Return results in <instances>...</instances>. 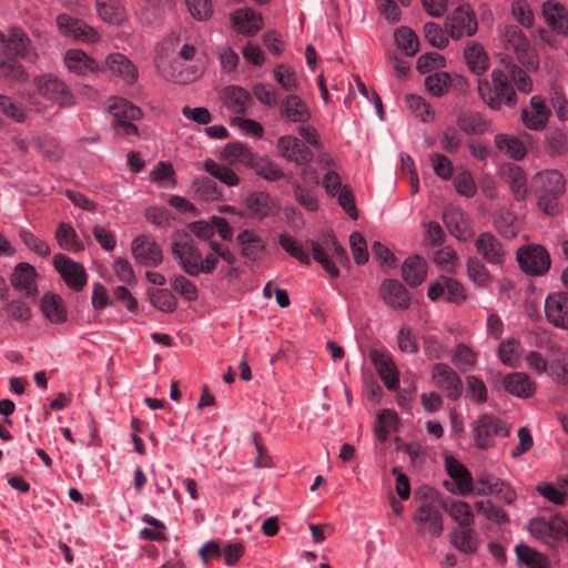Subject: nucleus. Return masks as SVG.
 <instances>
[{
	"mask_svg": "<svg viewBox=\"0 0 568 568\" xmlns=\"http://www.w3.org/2000/svg\"><path fill=\"white\" fill-rule=\"evenodd\" d=\"M101 67H104V71L109 70L113 74L122 78L126 83H133L138 79V69L122 53L109 54L104 62L101 63Z\"/></svg>",
	"mask_w": 568,
	"mask_h": 568,
	"instance_id": "29",
	"label": "nucleus"
},
{
	"mask_svg": "<svg viewBox=\"0 0 568 568\" xmlns=\"http://www.w3.org/2000/svg\"><path fill=\"white\" fill-rule=\"evenodd\" d=\"M464 58L468 69L480 75L489 68V57L484 47L475 41H469L464 50Z\"/></svg>",
	"mask_w": 568,
	"mask_h": 568,
	"instance_id": "33",
	"label": "nucleus"
},
{
	"mask_svg": "<svg viewBox=\"0 0 568 568\" xmlns=\"http://www.w3.org/2000/svg\"><path fill=\"white\" fill-rule=\"evenodd\" d=\"M506 49L515 52L518 61L528 70H537L538 59L535 50L524 32L515 26L507 27L504 32Z\"/></svg>",
	"mask_w": 568,
	"mask_h": 568,
	"instance_id": "7",
	"label": "nucleus"
},
{
	"mask_svg": "<svg viewBox=\"0 0 568 568\" xmlns=\"http://www.w3.org/2000/svg\"><path fill=\"white\" fill-rule=\"evenodd\" d=\"M237 242L242 248V255L251 261L261 258L265 251V242L253 231L245 230L237 235Z\"/></svg>",
	"mask_w": 568,
	"mask_h": 568,
	"instance_id": "37",
	"label": "nucleus"
},
{
	"mask_svg": "<svg viewBox=\"0 0 568 568\" xmlns=\"http://www.w3.org/2000/svg\"><path fill=\"white\" fill-rule=\"evenodd\" d=\"M467 397L475 404L480 405L488 400V389L481 378L475 375L466 376Z\"/></svg>",
	"mask_w": 568,
	"mask_h": 568,
	"instance_id": "60",
	"label": "nucleus"
},
{
	"mask_svg": "<svg viewBox=\"0 0 568 568\" xmlns=\"http://www.w3.org/2000/svg\"><path fill=\"white\" fill-rule=\"evenodd\" d=\"M495 145L500 152L515 160L524 159L527 153L523 141L514 135L497 134L495 136Z\"/></svg>",
	"mask_w": 568,
	"mask_h": 568,
	"instance_id": "45",
	"label": "nucleus"
},
{
	"mask_svg": "<svg viewBox=\"0 0 568 568\" xmlns=\"http://www.w3.org/2000/svg\"><path fill=\"white\" fill-rule=\"evenodd\" d=\"M293 194L296 202L310 212L318 210V199L314 190L306 187L305 185L294 182Z\"/></svg>",
	"mask_w": 568,
	"mask_h": 568,
	"instance_id": "62",
	"label": "nucleus"
},
{
	"mask_svg": "<svg viewBox=\"0 0 568 568\" xmlns=\"http://www.w3.org/2000/svg\"><path fill=\"white\" fill-rule=\"evenodd\" d=\"M444 295L449 303L455 304H460L467 298L463 284L447 276H442L438 281L432 283L427 291V296L432 301H437Z\"/></svg>",
	"mask_w": 568,
	"mask_h": 568,
	"instance_id": "19",
	"label": "nucleus"
},
{
	"mask_svg": "<svg viewBox=\"0 0 568 568\" xmlns=\"http://www.w3.org/2000/svg\"><path fill=\"white\" fill-rule=\"evenodd\" d=\"M99 17L111 24H120L125 19V10L119 0H97Z\"/></svg>",
	"mask_w": 568,
	"mask_h": 568,
	"instance_id": "44",
	"label": "nucleus"
},
{
	"mask_svg": "<svg viewBox=\"0 0 568 568\" xmlns=\"http://www.w3.org/2000/svg\"><path fill=\"white\" fill-rule=\"evenodd\" d=\"M172 254L180 267L190 276H199L197 265L201 262L202 253L195 246L189 234L172 243Z\"/></svg>",
	"mask_w": 568,
	"mask_h": 568,
	"instance_id": "11",
	"label": "nucleus"
},
{
	"mask_svg": "<svg viewBox=\"0 0 568 568\" xmlns=\"http://www.w3.org/2000/svg\"><path fill=\"white\" fill-rule=\"evenodd\" d=\"M515 551L518 560L529 568H550L547 556L527 545H517Z\"/></svg>",
	"mask_w": 568,
	"mask_h": 568,
	"instance_id": "46",
	"label": "nucleus"
},
{
	"mask_svg": "<svg viewBox=\"0 0 568 568\" xmlns=\"http://www.w3.org/2000/svg\"><path fill=\"white\" fill-rule=\"evenodd\" d=\"M192 190L196 199L205 202L216 201L222 195L217 184L207 176L196 178L192 183Z\"/></svg>",
	"mask_w": 568,
	"mask_h": 568,
	"instance_id": "47",
	"label": "nucleus"
},
{
	"mask_svg": "<svg viewBox=\"0 0 568 568\" xmlns=\"http://www.w3.org/2000/svg\"><path fill=\"white\" fill-rule=\"evenodd\" d=\"M504 388L511 395L528 398L535 394V383L521 372L509 373L504 377Z\"/></svg>",
	"mask_w": 568,
	"mask_h": 568,
	"instance_id": "32",
	"label": "nucleus"
},
{
	"mask_svg": "<svg viewBox=\"0 0 568 568\" xmlns=\"http://www.w3.org/2000/svg\"><path fill=\"white\" fill-rule=\"evenodd\" d=\"M443 219L450 234L459 241L467 242L475 235L469 217L460 209H445Z\"/></svg>",
	"mask_w": 568,
	"mask_h": 568,
	"instance_id": "22",
	"label": "nucleus"
},
{
	"mask_svg": "<svg viewBox=\"0 0 568 568\" xmlns=\"http://www.w3.org/2000/svg\"><path fill=\"white\" fill-rule=\"evenodd\" d=\"M277 149L283 158L297 165H306L314 156L308 146L292 135L281 136L277 141Z\"/></svg>",
	"mask_w": 568,
	"mask_h": 568,
	"instance_id": "21",
	"label": "nucleus"
},
{
	"mask_svg": "<svg viewBox=\"0 0 568 568\" xmlns=\"http://www.w3.org/2000/svg\"><path fill=\"white\" fill-rule=\"evenodd\" d=\"M57 26L62 34L84 42H95L98 32L84 21L62 13L57 17Z\"/></svg>",
	"mask_w": 568,
	"mask_h": 568,
	"instance_id": "20",
	"label": "nucleus"
},
{
	"mask_svg": "<svg viewBox=\"0 0 568 568\" xmlns=\"http://www.w3.org/2000/svg\"><path fill=\"white\" fill-rule=\"evenodd\" d=\"M232 22L234 28L247 36L255 34L263 24L261 14H257L252 9H239L232 14Z\"/></svg>",
	"mask_w": 568,
	"mask_h": 568,
	"instance_id": "34",
	"label": "nucleus"
},
{
	"mask_svg": "<svg viewBox=\"0 0 568 568\" xmlns=\"http://www.w3.org/2000/svg\"><path fill=\"white\" fill-rule=\"evenodd\" d=\"M223 99L226 108L237 114H244L252 103L251 94L241 87L225 88Z\"/></svg>",
	"mask_w": 568,
	"mask_h": 568,
	"instance_id": "40",
	"label": "nucleus"
},
{
	"mask_svg": "<svg viewBox=\"0 0 568 568\" xmlns=\"http://www.w3.org/2000/svg\"><path fill=\"white\" fill-rule=\"evenodd\" d=\"M224 158L231 163H240L251 166L255 159L253 152L241 142L229 143L223 151Z\"/></svg>",
	"mask_w": 568,
	"mask_h": 568,
	"instance_id": "50",
	"label": "nucleus"
},
{
	"mask_svg": "<svg viewBox=\"0 0 568 568\" xmlns=\"http://www.w3.org/2000/svg\"><path fill=\"white\" fill-rule=\"evenodd\" d=\"M503 69H494L488 80H478V92L480 98L494 110H499L503 104L515 106L517 94L514 90L513 80L516 88L523 93H529L532 90L531 79L527 73L515 64L510 59L503 60Z\"/></svg>",
	"mask_w": 568,
	"mask_h": 568,
	"instance_id": "1",
	"label": "nucleus"
},
{
	"mask_svg": "<svg viewBox=\"0 0 568 568\" xmlns=\"http://www.w3.org/2000/svg\"><path fill=\"white\" fill-rule=\"evenodd\" d=\"M440 499H424L414 514V521L418 524L417 532L439 537L444 530L443 517L440 514Z\"/></svg>",
	"mask_w": 568,
	"mask_h": 568,
	"instance_id": "5",
	"label": "nucleus"
},
{
	"mask_svg": "<svg viewBox=\"0 0 568 568\" xmlns=\"http://www.w3.org/2000/svg\"><path fill=\"white\" fill-rule=\"evenodd\" d=\"M549 114L550 112L544 100L539 95H534L530 99L529 106L523 110L521 119L528 129L538 131L546 126Z\"/></svg>",
	"mask_w": 568,
	"mask_h": 568,
	"instance_id": "27",
	"label": "nucleus"
},
{
	"mask_svg": "<svg viewBox=\"0 0 568 568\" xmlns=\"http://www.w3.org/2000/svg\"><path fill=\"white\" fill-rule=\"evenodd\" d=\"M0 42L6 52L27 61H34L37 52L26 32L19 28H11L8 34L0 32Z\"/></svg>",
	"mask_w": 568,
	"mask_h": 568,
	"instance_id": "15",
	"label": "nucleus"
},
{
	"mask_svg": "<svg viewBox=\"0 0 568 568\" xmlns=\"http://www.w3.org/2000/svg\"><path fill=\"white\" fill-rule=\"evenodd\" d=\"M64 64L69 71L79 75L104 72V67H101V63L79 49H70L65 52Z\"/></svg>",
	"mask_w": 568,
	"mask_h": 568,
	"instance_id": "26",
	"label": "nucleus"
},
{
	"mask_svg": "<svg viewBox=\"0 0 568 568\" xmlns=\"http://www.w3.org/2000/svg\"><path fill=\"white\" fill-rule=\"evenodd\" d=\"M508 435L509 427L493 414L480 415L474 426V440L480 449L491 447L495 436L507 437Z\"/></svg>",
	"mask_w": 568,
	"mask_h": 568,
	"instance_id": "8",
	"label": "nucleus"
},
{
	"mask_svg": "<svg viewBox=\"0 0 568 568\" xmlns=\"http://www.w3.org/2000/svg\"><path fill=\"white\" fill-rule=\"evenodd\" d=\"M500 175L508 184L515 201H525L528 194L527 175L525 171L517 164L509 163L501 166Z\"/></svg>",
	"mask_w": 568,
	"mask_h": 568,
	"instance_id": "25",
	"label": "nucleus"
},
{
	"mask_svg": "<svg viewBox=\"0 0 568 568\" xmlns=\"http://www.w3.org/2000/svg\"><path fill=\"white\" fill-rule=\"evenodd\" d=\"M34 84L37 88V94L30 98V104L38 111H43V106L39 105L37 99L43 97L60 106H69L73 103V95L67 85L57 77L51 74L36 78Z\"/></svg>",
	"mask_w": 568,
	"mask_h": 568,
	"instance_id": "4",
	"label": "nucleus"
},
{
	"mask_svg": "<svg viewBox=\"0 0 568 568\" xmlns=\"http://www.w3.org/2000/svg\"><path fill=\"white\" fill-rule=\"evenodd\" d=\"M397 47L408 57L417 53L419 41L416 33L408 27H400L395 31Z\"/></svg>",
	"mask_w": 568,
	"mask_h": 568,
	"instance_id": "52",
	"label": "nucleus"
},
{
	"mask_svg": "<svg viewBox=\"0 0 568 568\" xmlns=\"http://www.w3.org/2000/svg\"><path fill=\"white\" fill-rule=\"evenodd\" d=\"M43 315L54 324H61L67 320V311L62 298L54 293H45L41 298Z\"/></svg>",
	"mask_w": 568,
	"mask_h": 568,
	"instance_id": "39",
	"label": "nucleus"
},
{
	"mask_svg": "<svg viewBox=\"0 0 568 568\" xmlns=\"http://www.w3.org/2000/svg\"><path fill=\"white\" fill-rule=\"evenodd\" d=\"M545 313L555 326L568 328V293L549 294L545 301Z\"/></svg>",
	"mask_w": 568,
	"mask_h": 568,
	"instance_id": "24",
	"label": "nucleus"
},
{
	"mask_svg": "<svg viewBox=\"0 0 568 568\" xmlns=\"http://www.w3.org/2000/svg\"><path fill=\"white\" fill-rule=\"evenodd\" d=\"M310 246L313 253V258L321 264V266L332 276L337 277L339 271L335 263L329 257V252H333L335 258L339 263H347L348 257L345 248L337 242L334 235L324 237L323 243L311 241Z\"/></svg>",
	"mask_w": 568,
	"mask_h": 568,
	"instance_id": "6",
	"label": "nucleus"
},
{
	"mask_svg": "<svg viewBox=\"0 0 568 568\" xmlns=\"http://www.w3.org/2000/svg\"><path fill=\"white\" fill-rule=\"evenodd\" d=\"M479 483L489 484V495H496L508 504L513 503L515 498L514 491L499 478L491 475H483L479 477Z\"/></svg>",
	"mask_w": 568,
	"mask_h": 568,
	"instance_id": "63",
	"label": "nucleus"
},
{
	"mask_svg": "<svg viewBox=\"0 0 568 568\" xmlns=\"http://www.w3.org/2000/svg\"><path fill=\"white\" fill-rule=\"evenodd\" d=\"M257 175L267 181H278L284 178V172L281 168L268 158H257L251 164Z\"/></svg>",
	"mask_w": 568,
	"mask_h": 568,
	"instance_id": "55",
	"label": "nucleus"
},
{
	"mask_svg": "<svg viewBox=\"0 0 568 568\" xmlns=\"http://www.w3.org/2000/svg\"><path fill=\"white\" fill-rule=\"evenodd\" d=\"M278 243L284 251H286L291 256L297 258L301 263L305 265L311 264V257L303 250L302 244L290 234L280 235Z\"/></svg>",
	"mask_w": 568,
	"mask_h": 568,
	"instance_id": "64",
	"label": "nucleus"
},
{
	"mask_svg": "<svg viewBox=\"0 0 568 568\" xmlns=\"http://www.w3.org/2000/svg\"><path fill=\"white\" fill-rule=\"evenodd\" d=\"M433 379L437 387L446 393L452 400H457L463 394L459 375L447 364L437 363L433 367Z\"/></svg>",
	"mask_w": 568,
	"mask_h": 568,
	"instance_id": "18",
	"label": "nucleus"
},
{
	"mask_svg": "<svg viewBox=\"0 0 568 568\" xmlns=\"http://www.w3.org/2000/svg\"><path fill=\"white\" fill-rule=\"evenodd\" d=\"M531 191L538 196V207L554 215L558 211V200L566 191V181L559 171L546 170L532 178Z\"/></svg>",
	"mask_w": 568,
	"mask_h": 568,
	"instance_id": "2",
	"label": "nucleus"
},
{
	"mask_svg": "<svg viewBox=\"0 0 568 568\" xmlns=\"http://www.w3.org/2000/svg\"><path fill=\"white\" fill-rule=\"evenodd\" d=\"M426 274V262L419 256H410L403 264L402 276L412 287L420 285L425 281Z\"/></svg>",
	"mask_w": 568,
	"mask_h": 568,
	"instance_id": "38",
	"label": "nucleus"
},
{
	"mask_svg": "<svg viewBox=\"0 0 568 568\" xmlns=\"http://www.w3.org/2000/svg\"><path fill=\"white\" fill-rule=\"evenodd\" d=\"M36 268L29 263H19L10 276L11 285L14 290L24 294L30 298H36L38 295V286Z\"/></svg>",
	"mask_w": 568,
	"mask_h": 568,
	"instance_id": "23",
	"label": "nucleus"
},
{
	"mask_svg": "<svg viewBox=\"0 0 568 568\" xmlns=\"http://www.w3.org/2000/svg\"><path fill=\"white\" fill-rule=\"evenodd\" d=\"M369 358L385 386L389 390H396L399 386V371L390 354L384 349L373 348L369 352Z\"/></svg>",
	"mask_w": 568,
	"mask_h": 568,
	"instance_id": "17",
	"label": "nucleus"
},
{
	"mask_svg": "<svg viewBox=\"0 0 568 568\" xmlns=\"http://www.w3.org/2000/svg\"><path fill=\"white\" fill-rule=\"evenodd\" d=\"M55 239L63 250L74 252L83 250V245L79 241L74 229L69 223L61 222L58 225Z\"/></svg>",
	"mask_w": 568,
	"mask_h": 568,
	"instance_id": "51",
	"label": "nucleus"
},
{
	"mask_svg": "<svg viewBox=\"0 0 568 568\" xmlns=\"http://www.w3.org/2000/svg\"><path fill=\"white\" fill-rule=\"evenodd\" d=\"M131 252L136 263L143 266L156 267L163 261L161 246L149 235L136 236L132 242Z\"/></svg>",
	"mask_w": 568,
	"mask_h": 568,
	"instance_id": "13",
	"label": "nucleus"
},
{
	"mask_svg": "<svg viewBox=\"0 0 568 568\" xmlns=\"http://www.w3.org/2000/svg\"><path fill=\"white\" fill-rule=\"evenodd\" d=\"M282 118L295 123H305L311 119L307 104L296 94H290L280 103Z\"/></svg>",
	"mask_w": 568,
	"mask_h": 568,
	"instance_id": "30",
	"label": "nucleus"
},
{
	"mask_svg": "<svg viewBox=\"0 0 568 568\" xmlns=\"http://www.w3.org/2000/svg\"><path fill=\"white\" fill-rule=\"evenodd\" d=\"M158 68L161 74L171 81L179 83H189L196 80L200 75V71L197 69L189 70L183 69L182 63L179 60H174L169 64L164 62H160Z\"/></svg>",
	"mask_w": 568,
	"mask_h": 568,
	"instance_id": "41",
	"label": "nucleus"
},
{
	"mask_svg": "<svg viewBox=\"0 0 568 568\" xmlns=\"http://www.w3.org/2000/svg\"><path fill=\"white\" fill-rule=\"evenodd\" d=\"M445 27L453 39H460L476 33L477 20L468 6H460L447 18Z\"/></svg>",
	"mask_w": 568,
	"mask_h": 568,
	"instance_id": "14",
	"label": "nucleus"
},
{
	"mask_svg": "<svg viewBox=\"0 0 568 568\" xmlns=\"http://www.w3.org/2000/svg\"><path fill=\"white\" fill-rule=\"evenodd\" d=\"M516 221L517 217L511 211L500 209L496 213L494 226L500 235L511 239L517 235Z\"/></svg>",
	"mask_w": 568,
	"mask_h": 568,
	"instance_id": "56",
	"label": "nucleus"
},
{
	"mask_svg": "<svg viewBox=\"0 0 568 568\" xmlns=\"http://www.w3.org/2000/svg\"><path fill=\"white\" fill-rule=\"evenodd\" d=\"M452 77L447 72H435L425 79L427 91L434 97H443L449 91Z\"/></svg>",
	"mask_w": 568,
	"mask_h": 568,
	"instance_id": "61",
	"label": "nucleus"
},
{
	"mask_svg": "<svg viewBox=\"0 0 568 568\" xmlns=\"http://www.w3.org/2000/svg\"><path fill=\"white\" fill-rule=\"evenodd\" d=\"M116 133L126 138L138 134V128L132 122L142 116L141 110L124 99H118L110 105Z\"/></svg>",
	"mask_w": 568,
	"mask_h": 568,
	"instance_id": "10",
	"label": "nucleus"
},
{
	"mask_svg": "<svg viewBox=\"0 0 568 568\" xmlns=\"http://www.w3.org/2000/svg\"><path fill=\"white\" fill-rule=\"evenodd\" d=\"M521 352L523 347L515 338L504 341L498 348L500 361L509 367H516L518 365Z\"/></svg>",
	"mask_w": 568,
	"mask_h": 568,
	"instance_id": "57",
	"label": "nucleus"
},
{
	"mask_svg": "<svg viewBox=\"0 0 568 568\" xmlns=\"http://www.w3.org/2000/svg\"><path fill=\"white\" fill-rule=\"evenodd\" d=\"M449 537L452 545L464 554H474L479 547L478 534L471 526L455 528Z\"/></svg>",
	"mask_w": 568,
	"mask_h": 568,
	"instance_id": "35",
	"label": "nucleus"
},
{
	"mask_svg": "<svg viewBox=\"0 0 568 568\" xmlns=\"http://www.w3.org/2000/svg\"><path fill=\"white\" fill-rule=\"evenodd\" d=\"M448 475L456 481L462 495L470 494L471 475L467 468L452 456L445 458Z\"/></svg>",
	"mask_w": 568,
	"mask_h": 568,
	"instance_id": "42",
	"label": "nucleus"
},
{
	"mask_svg": "<svg viewBox=\"0 0 568 568\" xmlns=\"http://www.w3.org/2000/svg\"><path fill=\"white\" fill-rule=\"evenodd\" d=\"M53 265L70 288L81 291L85 286L87 273L82 264L59 253L53 257Z\"/></svg>",
	"mask_w": 568,
	"mask_h": 568,
	"instance_id": "16",
	"label": "nucleus"
},
{
	"mask_svg": "<svg viewBox=\"0 0 568 568\" xmlns=\"http://www.w3.org/2000/svg\"><path fill=\"white\" fill-rule=\"evenodd\" d=\"M477 362L476 353L465 344L456 346L453 354L454 365L463 373L470 372Z\"/></svg>",
	"mask_w": 568,
	"mask_h": 568,
	"instance_id": "59",
	"label": "nucleus"
},
{
	"mask_svg": "<svg viewBox=\"0 0 568 568\" xmlns=\"http://www.w3.org/2000/svg\"><path fill=\"white\" fill-rule=\"evenodd\" d=\"M517 262L520 268L529 275L541 276L550 268V256L541 245H527L517 251Z\"/></svg>",
	"mask_w": 568,
	"mask_h": 568,
	"instance_id": "9",
	"label": "nucleus"
},
{
	"mask_svg": "<svg viewBox=\"0 0 568 568\" xmlns=\"http://www.w3.org/2000/svg\"><path fill=\"white\" fill-rule=\"evenodd\" d=\"M457 124L467 134H483L489 128V122L477 111H462Z\"/></svg>",
	"mask_w": 568,
	"mask_h": 568,
	"instance_id": "43",
	"label": "nucleus"
},
{
	"mask_svg": "<svg viewBox=\"0 0 568 568\" xmlns=\"http://www.w3.org/2000/svg\"><path fill=\"white\" fill-rule=\"evenodd\" d=\"M528 529L532 537L549 548H557L568 539V521L559 516L532 518Z\"/></svg>",
	"mask_w": 568,
	"mask_h": 568,
	"instance_id": "3",
	"label": "nucleus"
},
{
	"mask_svg": "<svg viewBox=\"0 0 568 568\" xmlns=\"http://www.w3.org/2000/svg\"><path fill=\"white\" fill-rule=\"evenodd\" d=\"M542 16L552 30L568 34V11L564 4L552 0L546 1L542 4Z\"/></svg>",
	"mask_w": 568,
	"mask_h": 568,
	"instance_id": "31",
	"label": "nucleus"
},
{
	"mask_svg": "<svg viewBox=\"0 0 568 568\" xmlns=\"http://www.w3.org/2000/svg\"><path fill=\"white\" fill-rule=\"evenodd\" d=\"M466 266L469 280L476 285L487 287L493 282V276L483 260L470 256L467 260Z\"/></svg>",
	"mask_w": 568,
	"mask_h": 568,
	"instance_id": "48",
	"label": "nucleus"
},
{
	"mask_svg": "<svg viewBox=\"0 0 568 568\" xmlns=\"http://www.w3.org/2000/svg\"><path fill=\"white\" fill-rule=\"evenodd\" d=\"M442 509L445 510L459 527L473 526L474 514L470 506L463 500L440 499Z\"/></svg>",
	"mask_w": 568,
	"mask_h": 568,
	"instance_id": "36",
	"label": "nucleus"
},
{
	"mask_svg": "<svg viewBox=\"0 0 568 568\" xmlns=\"http://www.w3.org/2000/svg\"><path fill=\"white\" fill-rule=\"evenodd\" d=\"M272 205L271 196L263 192L252 193L246 199V206L254 217L263 219L268 215Z\"/></svg>",
	"mask_w": 568,
	"mask_h": 568,
	"instance_id": "54",
	"label": "nucleus"
},
{
	"mask_svg": "<svg viewBox=\"0 0 568 568\" xmlns=\"http://www.w3.org/2000/svg\"><path fill=\"white\" fill-rule=\"evenodd\" d=\"M204 170L214 179H217L222 183L226 184L227 186H235L239 184L240 179L235 174V172L223 165L220 164L213 160H206L204 162Z\"/></svg>",
	"mask_w": 568,
	"mask_h": 568,
	"instance_id": "53",
	"label": "nucleus"
},
{
	"mask_svg": "<svg viewBox=\"0 0 568 568\" xmlns=\"http://www.w3.org/2000/svg\"><path fill=\"white\" fill-rule=\"evenodd\" d=\"M151 304L164 313H172L178 305L176 297L165 288H153L149 292Z\"/></svg>",
	"mask_w": 568,
	"mask_h": 568,
	"instance_id": "58",
	"label": "nucleus"
},
{
	"mask_svg": "<svg viewBox=\"0 0 568 568\" xmlns=\"http://www.w3.org/2000/svg\"><path fill=\"white\" fill-rule=\"evenodd\" d=\"M26 79L27 73L23 67L13 57H0V80L16 83Z\"/></svg>",
	"mask_w": 568,
	"mask_h": 568,
	"instance_id": "49",
	"label": "nucleus"
},
{
	"mask_svg": "<svg viewBox=\"0 0 568 568\" xmlns=\"http://www.w3.org/2000/svg\"><path fill=\"white\" fill-rule=\"evenodd\" d=\"M475 247L481 260L493 266H503L507 260L506 248L491 232L480 233L475 240Z\"/></svg>",
	"mask_w": 568,
	"mask_h": 568,
	"instance_id": "12",
	"label": "nucleus"
},
{
	"mask_svg": "<svg viewBox=\"0 0 568 568\" xmlns=\"http://www.w3.org/2000/svg\"><path fill=\"white\" fill-rule=\"evenodd\" d=\"M381 296L393 308L406 310L410 305L407 290L397 280H385L381 286Z\"/></svg>",
	"mask_w": 568,
	"mask_h": 568,
	"instance_id": "28",
	"label": "nucleus"
}]
</instances>
